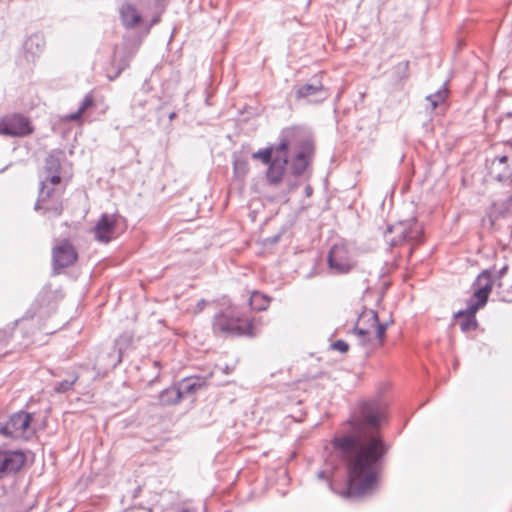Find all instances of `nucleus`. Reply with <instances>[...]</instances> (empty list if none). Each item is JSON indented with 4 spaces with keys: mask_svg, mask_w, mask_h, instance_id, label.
I'll use <instances>...</instances> for the list:
<instances>
[{
    "mask_svg": "<svg viewBox=\"0 0 512 512\" xmlns=\"http://www.w3.org/2000/svg\"><path fill=\"white\" fill-rule=\"evenodd\" d=\"M94 105H95L94 97L91 93H88L83 98L78 109L80 110V113L84 114L88 109L92 108Z\"/></svg>",
    "mask_w": 512,
    "mask_h": 512,
    "instance_id": "obj_25",
    "label": "nucleus"
},
{
    "mask_svg": "<svg viewBox=\"0 0 512 512\" xmlns=\"http://www.w3.org/2000/svg\"><path fill=\"white\" fill-rule=\"evenodd\" d=\"M494 279L490 270H483L472 284L473 297L470 301L472 304L483 308L492 292Z\"/></svg>",
    "mask_w": 512,
    "mask_h": 512,
    "instance_id": "obj_10",
    "label": "nucleus"
},
{
    "mask_svg": "<svg viewBox=\"0 0 512 512\" xmlns=\"http://www.w3.org/2000/svg\"><path fill=\"white\" fill-rule=\"evenodd\" d=\"M249 305L255 311H264L270 305V298L259 291H253L250 295Z\"/></svg>",
    "mask_w": 512,
    "mask_h": 512,
    "instance_id": "obj_19",
    "label": "nucleus"
},
{
    "mask_svg": "<svg viewBox=\"0 0 512 512\" xmlns=\"http://www.w3.org/2000/svg\"><path fill=\"white\" fill-rule=\"evenodd\" d=\"M328 263L331 269L339 273L349 272L353 266L347 247L343 244H335L329 253Z\"/></svg>",
    "mask_w": 512,
    "mask_h": 512,
    "instance_id": "obj_14",
    "label": "nucleus"
},
{
    "mask_svg": "<svg viewBox=\"0 0 512 512\" xmlns=\"http://www.w3.org/2000/svg\"><path fill=\"white\" fill-rule=\"evenodd\" d=\"M78 259V253L69 240L59 241L52 249V263L54 270L72 266Z\"/></svg>",
    "mask_w": 512,
    "mask_h": 512,
    "instance_id": "obj_11",
    "label": "nucleus"
},
{
    "mask_svg": "<svg viewBox=\"0 0 512 512\" xmlns=\"http://www.w3.org/2000/svg\"><path fill=\"white\" fill-rule=\"evenodd\" d=\"M479 309H481V307H478L472 304V301H469L466 310H460L455 314V319L458 321L463 332L474 331L477 329L478 322L476 320V313Z\"/></svg>",
    "mask_w": 512,
    "mask_h": 512,
    "instance_id": "obj_16",
    "label": "nucleus"
},
{
    "mask_svg": "<svg viewBox=\"0 0 512 512\" xmlns=\"http://www.w3.org/2000/svg\"><path fill=\"white\" fill-rule=\"evenodd\" d=\"M205 305H206V302H205L204 300L199 301V302L197 303V307H196V309L194 310V313H199V312H201V311L204 309Z\"/></svg>",
    "mask_w": 512,
    "mask_h": 512,
    "instance_id": "obj_33",
    "label": "nucleus"
},
{
    "mask_svg": "<svg viewBox=\"0 0 512 512\" xmlns=\"http://www.w3.org/2000/svg\"><path fill=\"white\" fill-rule=\"evenodd\" d=\"M34 132L29 117L21 113H13L0 118V135L10 137H26Z\"/></svg>",
    "mask_w": 512,
    "mask_h": 512,
    "instance_id": "obj_7",
    "label": "nucleus"
},
{
    "mask_svg": "<svg viewBox=\"0 0 512 512\" xmlns=\"http://www.w3.org/2000/svg\"><path fill=\"white\" fill-rule=\"evenodd\" d=\"M249 169V163L247 160L238 159L234 162V175L237 178H245L249 172Z\"/></svg>",
    "mask_w": 512,
    "mask_h": 512,
    "instance_id": "obj_24",
    "label": "nucleus"
},
{
    "mask_svg": "<svg viewBox=\"0 0 512 512\" xmlns=\"http://www.w3.org/2000/svg\"><path fill=\"white\" fill-rule=\"evenodd\" d=\"M445 98V92H438L434 95L427 97V100L431 103V108L434 110L440 103L444 102Z\"/></svg>",
    "mask_w": 512,
    "mask_h": 512,
    "instance_id": "obj_27",
    "label": "nucleus"
},
{
    "mask_svg": "<svg viewBox=\"0 0 512 512\" xmlns=\"http://www.w3.org/2000/svg\"><path fill=\"white\" fill-rule=\"evenodd\" d=\"M5 348H6V341L0 335V357H3L4 355H6V351L4 350Z\"/></svg>",
    "mask_w": 512,
    "mask_h": 512,
    "instance_id": "obj_31",
    "label": "nucleus"
},
{
    "mask_svg": "<svg viewBox=\"0 0 512 512\" xmlns=\"http://www.w3.org/2000/svg\"><path fill=\"white\" fill-rule=\"evenodd\" d=\"M508 269H509V266L508 265H505L504 267H502L498 273H497V278L498 279H501L502 277H504L506 275V273L508 272Z\"/></svg>",
    "mask_w": 512,
    "mask_h": 512,
    "instance_id": "obj_32",
    "label": "nucleus"
},
{
    "mask_svg": "<svg viewBox=\"0 0 512 512\" xmlns=\"http://www.w3.org/2000/svg\"><path fill=\"white\" fill-rule=\"evenodd\" d=\"M332 348L341 353H346L349 350V345L344 340H337L332 344Z\"/></svg>",
    "mask_w": 512,
    "mask_h": 512,
    "instance_id": "obj_30",
    "label": "nucleus"
},
{
    "mask_svg": "<svg viewBox=\"0 0 512 512\" xmlns=\"http://www.w3.org/2000/svg\"><path fill=\"white\" fill-rule=\"evenodd\" d=\"M311 192H312L311 187H310V186H307V187H306V193H307V195H310V194H311Z\"/></svg>",
    "mask_w": 512,
    "mask_h": 512,
    "instance_id": "obj_34",
    "label": "nucleus"
},
{
    "mask_svg": "<svg viewBox=\"0 0 512 512\" xmlns=\"http://www.w3.org/2000/svg\"><path fill=\"white\" fill-rule=\"evenodd\" d=\"M273 153H275V147H269L253 153L252 158L258 159L262 163L269 165L274 158L272 157Z\"/></svg>",
    "mask_w": 512,
    "mask_h": 512,
    "instance_id": "obj_23",
    "label": "nucleus"
},
{
    "mask_svg": "<svg viewBox=\"0 0 512 512\" xmlns=\"http://www.w3.org/2000/svg\"><path fill=\"white\" fill-rule=\"evenodd\" d=\"M120 17L122 24L126 28H134L138 26L142 21V17L139 14L138 10L134 5L130 3L122 5V7L120 8Z\"/></svg>",
    "mask_w": 512,
    "mask_h": 512,
    "instance_id": "obj_17",
    "label": "nucleus"
},
{
    "mask_svg": "<svg viewBox=\"0 0 512 512\" xmlns=\"http://www.w3.org/2000/svg\"><path fill=\"white\" fill-rule=\"evenodd\" d=\"M33 416L25 411L12 414L6 424L0 428V433L14 439H28L32 434L31 423Z\"/></svg>",
    "mask_w": 512,
    "mask_h": 512,
    "instance_id": "obj_8",
    "label": "nucleus"
},
{
    "mask_svg": "<svg viewBox=\"0 0 512 512\" xmlns=\"http://www.w3.org/2000/svg\"><path fill=\"white\" fill-rule=\"evenodd\" d=\"M77 379H78V377L75 376L72 380H64V381L58 383V385L55 388V391L58 393H63V392L70 390L73 387V385L75 384V382L77 381Z\"/></svg>",
    "mask_w": 512,
    "mask_h": 512,
    "instance_id": "obj_26",
    "label": "nucleus"
},
{
    "mask_svg": "<svg viewBox=\"0 0 512 512\" xmlns=\"http://www.w3.org/2000/svg\"><path fill=\"white\" fill-rule=\"evenodd\" d=\"M179 512H190V511H189V510H187V509H182V510H181V511H179Z\"/></svg>",
    "mask_w": 512,
    "mask_h": 512,
    "instance_id": "obj_35",
    "label": "nucleus"
},
{
    "mask_svg": "<svg viewBox=\"0 0 512 512\" xmlns=\"http://www.w3.org/2000/svg\"><path fill=\"white\" fill-rule=\"evenodd\" d=\"M295 130L298 132L299 138L290 146V148L294 147L296 149V155L292 161V172L294 175L299 176L308 167L314 153V146L301 131Z\"/></svg>",
    "mask_w": 512,
    "mask_h": 512,
    "instance_id": "obj_9",
    "label": "nucleus"
},
{
    "mask_svg": "<svg viewBox=\"0 0 512 512\" xmlns=\"http://www.w3.org/2000/svg\"><path fill=\"white\" fill-rule=\"evenodd\" d=\"M61 171L62 166L60 160L53 155L48 156L45 160L42 176L58 175L61 174Z\"/></svg>",
    "mask_w": 512,
    "mask_h": 512,
    "instance_id": "obj_21",
    "label": "nucleus"
},
{
    "mask_svg": "<svg viewBox=\"0 0 512 512\" xmlns=\"http://www.w3.org/2000/svg\"><path fill=\"white\" fill-rule=\"evenodd\" d=\"M26 462V455L21 450H0V479L6 473L19 471Z\"/></svg>",
    "mask_w": 512,
    "mask_h": 512,
    "instance_id": "obj_15",
    "label": "nucleus"
},
{
    "mask_svg": "<svg viewBox=\"0 0 512 512\" xmlns=\"http://www.w3.org/2000/svg\"><path fill=\"white\" fill-rule=\"evenodd\" d=\"M64 192L65 186H56L41 181L40 191L35 204L36 210L49 213L56 217L60 216L63 212Z\"/></svg>",
    "mask_w": 512,
    "mask_h": 512,
    "instance_id": "obj_5",
    "label": "nucleus"
},
{
    "mask_svg": "<svg viewBox=\"0 0 512 512\" xmlns=\"http://www.w3.org/2000/svg\"><path fill=\"white\" fill-rule=\"evenodd\" d=\"M41 181L47 183V184H53V185H56V186H65L63 183H62V177H61V174H58V175H51V176H42V179Z\"/></svg>",
    "mask_w": 512,
    "mask_h": 512,
    "instance_id": "obj_28",
    "label": "nucleus"
},
{
    "mask_svg": "<svg viewBox=\"0 0 512 512\" xmlns=\"http://www.w3.org/2000/svg\"><path fill=\"white\" fill-rule=\"evenodd\" d=\"M421 235V226L416 220L409 219L388 227L385 239L391 246H398L405 242H418Z\"/></svg>",
    "mask_w": 512,
    "mask_h": 512,
    "instance_id": "obj_6",
    "label": "nucleus"
},
{
    "mask_svg": "<svg viewBox=\"0 0 512 512\" xmlns=\"http://www.w3.org/2000/svg\"><path fill=\"white\" fill-rule=\"evenodd\" d=\"M84 114L83 113H80V110L78 109L76 112L74 113H71V114H68V115H65L62 120L63 122H79L80 124H82V116Z\"/></svg>",
    "mask_w": 512,
    "mask_h": 512,
    "instance_id": "obj_29",
    "label": "nucleus"
},
{
    "mask_svg": "<svg viewBox=\"0 0 512 512\" xmlns=\"http://www.w3.org/2000/svg\"><path fill=\"white\" fill-rule=\"evenodd\" d=\"M408 65H409V62H408V61H407V62H405V67H406V68L408 67Z\"/></svg>",
    "mask_w": 512,
    "mask_h": 512,
    "instance_id": "obj_36",
    "label": "nucleus"
},
{
    "mask_svg": "<svg viewBox=\"0 0 512 512\" xmlns=\"http://www.w3.org/2000/svg\"><path fill=\"white\" fill-rule=\"evenodd\" d=\"M118 221L117 214H103L93 228L95 239L102 243L110 242L116 236Z\"/></svg>",
    "mask_w": 512,
    "mask_h": 512,
    "instance_id": "obj_12",
    "label": "nucleus"
},
{
    "mask_svg": "<svg viewBox=\"0 0 512 512\" xmlns=\"http://www.w3.org/2000/svg\"><path fill=\"white\" fill-rule=\"evenodd\" d=\"M298 136L295 128H288L283 132L280 143L275 147L276 155L266 171V179L269 184L278 185L282 182L288 164V151L290 146L298 140Z\"/></svg>",
    "mask_w": 512,
    "mask_h": 512,
    "instance_id": "obj_3",
    "label": "nucleus"
},
{
    "mask_svg": "<svg viewBox=\"0 0 512 512\" xmlns=\"http://www.w3.org/2000/svg\"><path fill=\"white\" fill-rule=\"evenodd\" d=\"M43 46V39L38 35L28 37L24 43V48L28 53L35 54Z\"/></svg>",
    "mask_w": 512,
    "mask_h": 512,
    "instance_id": "obj_22",
    "label": "nucleus"
},
{
    "mask_svg": "<svg viewBox=\"0 0 512 512\" xmlns=\"http://www.w3.org/2000/svg\"><path fill=\"white\" fill-rule=\"evenodd\" d=\"M212 327L214 333L219 335L252 336L254 334L255 325L252 318L232 310L215 315Z\"/></svg>",
    "mask_w": 512,
    "mask_h": 512,
    "instance_id": "obj_4",
    "label": "nucleus"
},
{
    "mask_svg": "<svg viewBox=\"0 0 512 512\" xmlns=\"http://www.w3.org/2000/svg\"><path fill=\"white\" fill-rule=\"evenodd\" d=\"M387 323H379L374 310H364L355 324V333L367 352H372L384 343Z\"/></svg>",
    "mask_w": 512,
    "mask_h": 512,
    "instance_id": "obj_2",
    "label": "nucleus"
},
{
    "mask_svg": "<svg viewBox=\"0 0 512 512\" xmlns=\"http://www.w3.org/2000/svg\"><path fill=\"white\" fill-rule=\"evenodd\" d=\"M203 386L199 378H186L181 381L178 388H170L164 391L162 399L166 403H177L183 395L192 394Z\"/></svg>",
    "mask_w": 512,
    "mask_h": 512,
    "instance_id": "obj_13",
    "label": "nucleus"
},
{
    "mask_svg": "<svg viewBox=\"0 0 512 512\" xmlns=\"http://www.w3.org/2000/svg\"><path fill=\"white\" fill-rule=\"evenodd\" d=\"M323 90V85L321 82H317L316 84H305L296 89V98L300 99H309L319 92Z\"/></svg>",
    "mask_w": 512,
    "mask_h": 512,
    "instance_id": "obj_20",
    "label": "nucleus"
},
{
    "mask_svg": "<svg viewBox=\"0 0 512 512\" xmlns=\"http://www.w3.org/2000/svg\"><path fill=\"white\" fill-rule=\"evenodd\" d=\"M491 173L499 181H505L512 176V165L508 164L507 156H500L493 160Z\"/></svg>",
    "mask_w": 512,
    "mask_h": 512,
    "instance_id": "obj_18",
    "label": "nucleus"
},
{
    "mask_svg": "<svg viewBox=\"0 0 512 512\" xmlns=\"http://www.w3.org/2000/svg\"><path fill=\"white\" fill-rule=\"evenodd\" d=\"M384 407L376 401L363 402L360 416L352 422L353 432L337 436L333 447L342 457L347 473L345 487L338 493L345 498L372 492L379 481L380 463L387 452L378 424L384 417Z\"/></svg>",
    "mask_w": 512,
    "mask_h": 512,
    "instance_id": "obj_1",
    "label": "nucleus"
}]
</instances>
